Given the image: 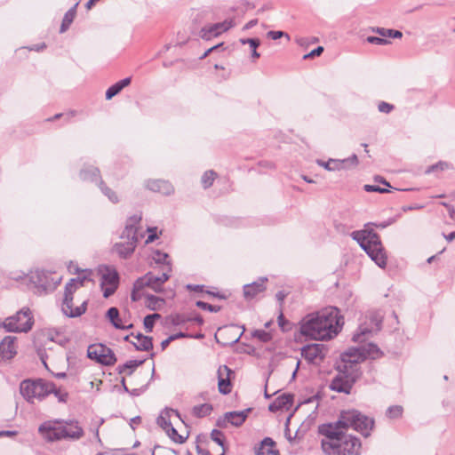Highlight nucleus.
I'll list each match as a JSON object with an SVG mask.
<instances>
[{
  "instance_id": "1",
  "label": "nucleus",
  "mask_w": 455,
  "mask_h": 455,
  "mask_svg": "<svg viewBox=\"0 0 455 455\" xmlns=\"http://www.w3.org/2000/svg\"><path fill=\"white\" fill-rule=\"evenodd\" d=\"M344 325V317L336 307H324L306 315L299 323L301 336L315 341L335 339Z\"/></svg>"
},
{
  "instance_id": "2",
  "label": "nucleus",
  "mask_w": 455,
  "mask_h": 455,
  "mask_svg": "<svg viewBox=\"0 0 455 455\" xmlns=\"http://www.w3.org/2000/svg\"><path fill=\"white\" fill-rule=\"evenodd\" d=\"M351 237L355 240L360 247L380 267L387 265V256L381 243L379 235L372 229L354 231Z\"/></svg>"
},
{
  "instance_id": "3",
  "label": "nucleus",
  "mask_w": 455,
  "mask_h": 455,
  "mask_svg": "<svg viewBox=\"0 0 455 455\" xmlns=\"http://www.w3.org/2000/svg\"><path fill=\"white\" fill-rule=\"evenodd\" d=\"M383 356L377 343H363L359 347H351L340 354L336 365H346L350 371H360L358 364L366 359L376 360Z\"/></svg>"
},
{
  "instance_id": "4",
  "label": "nucleus",
  "mask_w": 455,
  "mask_h": 455,
  "mask_svg": "<svg viewBox=\"0 0 455 455\" xmlns=\"http://www.w3.org/2000/svg\"><path fill=\"white\" fill-rule=\"evenodd\" d=\"M83 273L82 275L71 278L65 285L62 311L68 317L80 316L86 311L87 300H84L78 307L73 305V294L79 286H83L84 282L89 280L90 272L84 270Z\"/></svg>"
},
{
  "instance_id": "5",
  "label": "nucleus",
  "mask_w": 455,
  "mask_h": 455,
  "mask_svg": "<svg viewBox=\"0 0 455 455\" xmlns=\"http://www.w3.org/2000/svg\"><path fill=\"white\" fill-rule=\"evenodd\" d=\"M336 422L337 425L340 426L343 429L352 427L361 433L364 437L371 435V432L374 427V419L357 410L341 411Z\"/></svg>"
},
{
  "instance_id": "6",
  "label": "nucleus",
  "mask_w": 455,
  "mask_h": 455,
  "mask_svg": "<svg viewBox=\"0 0 455 455\" xmlns=\"http://www.w3.org/2000/svg\"><path fill=\"white\" fill-rule=\"evenodd\" d=\"M342 429L336 421L318 426V433L326 438L322 440V449L325 455H341Z\"/></svg>"
},
{
  "instance_id": "7",
  "label": "nucleus",
  "mask_w": 455,
  "mask_h": 455,
  "mask_svg": "<svg viewBox=\"0 0 455 455\" xmlns=\"http://www.w3.org/2000/svg\"><path fill=\"white\" fill-rule=\"evenodd\" d=\"M28 281L35 289V292L42 295L52 292L60 283L62 277L55 272L43 269L30 271L28 275Z\"/></svg>"
},
{
  "instance_id": "8",
  "label": "nucleus",
  "mask_w": 455,
  "mask_h": 455,
  "mask_svg": "<svg viewBox=\"0 0 455 455\" xmlns=\"http://www.w3.org/2000/svg\"><path fill=\"white\" fill-rule=\"evenodd\" d=\"M52 382L43 379H24L20 384V392L23 398L29 403H34L35 399L42 401L51 394Z\"/></svg>"
},
{
  "instance_id": "9",
  "label": "nucleus",
  "mask_w": 455,
  "mask_h": 455,
  "mask_svg": "<svg viewBox=\"0 0 455 455\" xmlns=\"http://www.w3.org/2000/svg\"><path fill=\"white\" fill-rule=\"evenodd\" d=\"M383 315L380 311H371L364 320L359 324L354 333L351 341H367L381 329Z\"/></svg>"
},
{
  "instance_id": "10",
  "label": "nucleus",
  "mask_w": 455,
  "mask_h": 455,
  "mask_svg": "<svg viewBox=\"0 0 455 455\" xmlns=\"http://www.w3.org/2000/svg\"><path fill=\"white\" fill-rule=\"evenodd\" d=\"M335 369L338 374L331 381L330 389L349 395L355 383L360 378L361 371H350L345 364L335 365Z\"/></svg>"
},
{
  "instance_id": "11",
  "label": "nucleus",
  "mask_w": 455,
  "mask_h": 455,
  "mask_svg": "<svg viewBox=\"0 0 455 455\" xmlns=\"http://www.w3.org/2000/svg\"><path fill=\"white\" fill-rule=\"evenodd\" d=\"M34 323L29 309L20 310L16 315L7 317L3 324L10 332H28Z\"/></svg>"
},
{
  "instance_id": "12",
  "label": "nucleus",
  "mask_w": 455,
  "mask_h": 455,
  "mask_svg": "<svg viewBox=\"0 0 455 455\" xmlns=\"http://www.w3.org/2000/svg\"><path fill=\"white\" fill-rule=\"evenodd\" d=\"M87 356L106 366L113 365L116 362L113 350L107 347L106 343H90L87 347Z\"/></svg>"
},
{
  "instance_id": "13",
  "label": "nucleus",
  "mask_w": 455,
  "mask_h": 455,
  "mask_svg": "<svg viewBox=\"0 0 455 455\" xmlns=\"http://www.w3.org/2000/svg\"><path fill=\"white\" fill-rule=\"evenodd\" d=\"M63 420H48L42 423L38 427L39 434L43 436L44 440L47 442H55L66 439V436H73L76 435H68L66 432V428H63V426L57 427V423H61Z\"/></svg>"
},
{
  "instance_id": "14",
  "label": "nucleus",
  "mask_w": 455,
  "mask_h": 455,
  "mask_svg": "<svg viewBox=\"0 0 455 455\" xmlns=\"http://www.w3.org/2000/svg\"><path fill=\"white\" fill-rule=\"evenodd\" d=\"M170 278L168 272H164L161 275H156L152 272H148L145 275L137 279V287H148L156 292H161L163 285Z\"/></svg>"
},
{
  "instance_id": "15",
  "label": "nucleus",
  "mask_w": 455,
  "mask_h": 455,
  "mask_svg": "<svg viewBox=\"0 0 455 455\" xmlns=\"http://www.w3.org/2000/svg\"><path fill=\"white\" fill-rule=\"evenodd\" d=\"M328 352L324 343H307L301 347V355L309 363H315L318 360L323 361Z\"/></svg>"
},
{
  "instance_id": "16",
  "label": "nucleus",
  "mask_w": 455,
  "mask_h": 455,
  "mask_svg": "<svg viewBox=\"0 0 455 455\" xmlns=\"http://www.w3.org/2000/svg\"><path fill=\"white\" fill-rule=\"evenodd\" d=\"M244 329L235 324L226 325L217 330L214 334L215 341H220V339H227L229 341H240Z\"/></svg>"
},
{
  "instance_id": "17",
  "label": "nucleus",
  "mask_w": 455,
  "mask_h": 455,
  "mask_svg": "<svg viewBox=\"0 0 455 455\" xmlns=\"http://www.w3.org/2000/svg\"><path fill=\"white\" fill-rule=\"evenodd\" d=\"M223 346L229 345L230 347L240 353H247L249 355H252L258 358L264 357L265 353H272L275 350V347H267L263 350L261 348H258L253 347L251 343H222Z\"/></svg>"
},
{
  "instance_id": "18",
  "label": "nucleus",
  "mask_w": 455,
  "mask_h": 455,
  "mask_svg": "<svg viewBox=\"0 0 455 455\" xmlns=\"http://www.w3.org/2000/svg\"><path fill=\"white\" fill-rule=\"evenodd\" d=\"M342 429L341 455H360L362 443L359 438L346 435Z\"/></svg>"
},
{
  "instance_id": "19",
  "label": "nucleus",
  "mask_w": 455,
  "mask_h": 455,
  "mask_svg": "<svg viewBox=\"0 0 455 455\" xmlns=\"http://www.w3.org/2000/svg\"><path fill=\"white\" fill-rule=\"evenodd\" d=\"M234 26L232 20H225L223 22L215 23L207 27H204L200 31V36L204 40H210L212 37L218 36L222 32L228 30Z\"/></svg>"
},
{
  "instance_id": "20",
  "label": "nucleus",
  "mask_w": 455,
  "mask_h": 455,
  "mask_svg": "<svg viewBox=\"0 0 455 455\" xmlns=\"http://www.w3.org/2000/svg\"><path fill=\"white\" fill-rule=\"evenodd\" d=\"M141 220L140 215H133L131 216L126 222L125 228L121 235L122 239H126L127 242H132L134 241V243L137 244L138 243V235H137V224L140 223Z\"/></svg>"
},
{
  "instance_id": "21",
  "label": "nucleus",
  "mask_w": 455,
  "mask_h": 455,
  "mask_svg": "<svg viewBox=\"0 0 455 455\" xmlns=\"http://www.w3.org/2000/svg\"><path fill=\"white\" fill-rule=\"evenodd\" d=\"M217 372L219 392L222 395L229 394L231 392L229 375L232 371L227 365H222L219 367Z\"/></svg>"
},
{
  "instance_id": "22",
  "label": "nucleus",
  "mask_w": 455,
  "mask_h": 455,
  "mask_svg": "<svg viewBox=\"0 0 455 455\" xmlns=\"http://www.w3.org/2000/svg\"><path fill=\"white\" fill-rule=\"evenodd\" d=\"M267 281V277H260L258 281L253 282L251 283L244 284L243 287V296L245 299H252L259 293L264 291L266 290V282Z\"/></svg>"
},
{
  "instance_id": "23",
  "label": "nucleus",
  "mask_w": 455,
  "mask_h": 455,
  "mask_svg": "<svg viewBox=\"0 0 455 455\" xmlns=\"http://www.w3.org/2000/svg\"><path fill=\"white\" fill-rule=\"evenodd\" d=\"M294 396L291 394H283L277 396L269 405L268 410L271 412H276L282 409L289 410L292 405Z\"/></svg>"
},
{
  "instance_id": "24",
  "label": "nucleus",
  "mask_w": 455,
  "mask_h": 455,
  "mask_svg": "<svg viewBox=\"0 0 455 455\" xmlns=\"http://www.w3.org/2000/svg\"><path fill=\"white\" fill-rule=\"evenodd\" d=\"M275 447V441L270 437H265L258 446H255V455H279V451Z\"/></svg>"
},
{
  "instance_id": "25",
  "label": "nucleus",
  "mask_w": 455,
  "mask_h": 455,
  "mask_svg": "<svg viewBox=\"0 0 455 455\" xmlns=\"http://www.w3.org/2000/svg\"><path fill=\"white\" fill-rule=\"evenodd\" d=\"M147 188L151 191L161 193L164 196H170L174 192L173 186L169 181L162 180L148 181Z\"/></svg>"
},
{
  "instance_id": "26",
  "label": "nucleus",
  "mask_w": 455,
  "mask_h": 455,
  "mask_svg": "<svg viewBox=\"0 0 455 455\" xmlns=\"http://www.w3.org/2000/svg\"><path fill=\"white\" fill-rule=\"evenodd\" d=\"M251 408L240 411H228L225 413V419H227L232 426L240 427L246 420Z\"/></svg>"
},
{
  "instance_id": "27",
  "label": "nucleus",
  "mask_w": 455,
  "mask_h": 455,
  "mask_svg": "<svg viewBox=\"0 0 455 455\" xmlns=\"http://www.w3.org/2000/svg\"><path fill=\"white\" fill-rule=\"evenodd\" d=\"M174 413L178 418L180 419V414L177 410L164 408L156 419L157 425L164 431L172 426L171 422V414Z\"/></svg>"
},
{
  "instance_id": "28",
  "label": "nucleus",
  "mask_w": 455,
  "mask_h": 455,
  "mask_svg": "<svg viewBox=\"0 0 455 455\" xmlns=\"http://www.w3.org/2000/svg\"><path fill=\"white\" fill-rule=\"evenodd\" d=\"M65 425L63 426V428H66V432L68 435H74L76 437L73 436H66V439H70L73 441L79 440L84 434L83 427L79 425V422L77 420H68L64 421Z\"/></svg>"
},
{
  "instance_id": "29",
  "label": "nucleus",
  "mask_w": 455,
  "mask_h": 455,
  "mask_svg": "<svg viewBox=\"0 0 455 455\" xmlns=\"http://www.w3.org/2000/svg\"><path fill=\"white\" fill-rule=\"evenodd\" d=\"M137 244L132 242L116 243L114 245V251L123 259L129 258L134 251Z\"/></svg>"
},
{
  "instance_id": "30",
  "label": "nucleus",
  "mask_w": 455,
  "mask_h": 455,
  "mask_svg": "<svg viewBox=\"0 0 455 455\" xmlns=\"http://www.w3.org/2000/svg\"><path fill=\"white\" fill-rule=\"evenodd\" d=\"M79 177L84 181H92V182L97 181V180L100 181V179H101L100 172L99 168L92 166V165L84 167L80 171Z\"/></svg>"
},
{
  "instance_id": "31",
  "label": "nucleus",
  "mask_w": 455,
  "mask_h": 455,
  "mask_svg": "<svg viewBox=\"0 0 455 455\" xmlns=\"http://www.w3.org/2000/svg\"><path fill=\"white\" fill-rule=\"evenodd\" d=\"M132 82L131 77H125L113 85H111L106 92V100H111L117 95L124 87L128 86Z\"/></svg>"
},
{
  "instance_id": "32",
  "label": "nucleus",
  "mask_w": 455,
  "mask_h": 455,
  "mask_svg": "<svg viewBox=\"0 0 455 455\" xmlns=\"http://www.w3.org/2000/svg\"><path fill=\"white\" fill-rule=\"evenodd\" d=\"M107 317L109 320V322L113 324V326L116 329H122L124 330L126 328H131L132 325H124L122 323V320L120 318L119 310L112 307L107 311Z\"/></svg>"
},
{
  "instance_id": "33",
  "label": "nucleus",
  "mask_w": 455,
  "mask_h": 455,
  "mask_svg": "<svg viewBox=\"0 0 455 455\" xmlns=\"http://www.w3.org/2000/svg\"><path fill=\"white\" fill-rule=\"evenodd\" d=\"M16 354V343H0V362L11 360Z\"/></svg>"
},
{
  "instance_id": "34",
  "label": "nucleus",
  "mask_w": 455,
  "mask_h": 455,
  "mask_svg": "<svg viewBox=\"0 0 455 455\" xmlns=\"http://www.w3.org/2000/svg\"><path fill=\"white\" fill-rule=\"evenodd\" d=\"M146 361V358L140 360H128L123 364H119L116 367V371L119 374L124 373L126 370H128L127 374L132 375V372L136 370L137 367L141 365Z\"/></svg>"
},
{
  "instance_id": "35",
  "label": "nucleus",
  "mask_w": 455,
  "mask_h": 455,
  "mask_svg": "<svg viewBox=\"0 0 455 455\" xmlns=\"http://www.w3.org/2000/svg\"><path fill=\"white\" fill-rule=\"evenodd\" d=\"M77 5L78 3H76L65 13L60 28V33H64L69 28L70 25L74 21V19L76 18Z\"/></svg>"
},
{
  "instance_id": "36",
  "label": "nucleus",
  "mask_w": 455,
  "mask_h": 455,
  "mask_svg": "<svg viewBox=\"0 0 455 455\" xmlns=\"http://www.w3.org/2000/svg\"><path fill=\"white\" fill-rule=\"evenodd\" d=\"M119 283V275L118 273L113 269L108 268L106 273L102 275L101 277V286L109 285V286H118Z\"/></svg>"
},
{
  "instance_id": "37",
  "label": "nucleus",
  "mask_w": 455,
  "mask_h": 455,
  "mask_svg": "<svg viewBox=\"0 0 455 455\" xmlns=\"http://www.w3.org/2000/svg\"><path fill=\"white\" fill-rule=\"evenodd\" d=\"M213 407L210 403H202L193 407L192 413L196 418H204L212 413Z\"/></svg>"
},
{
  "instance_id": "38",
  "label": "nucleus",
  "mask_w": 455,
  "mask_h": 455,
  "mask_svg": "<svg viewBox=\"0 0 455 455\" xmlns=\"http://www.w3.org/2000/svg\"><path fill=\"white\" fill-rule=\"evenodd\" d=\"M317 164L328 171H338L344 169V161L338 159H329L327 162L318 160Z\"/></svg>"
},
{
  "instance_id": "39",
  "label": "nucleus",
  "mask_w": 455,
  "mask_h": 455,
  "mask_svg": "<svg viewBox=\"0 0 455 455\" xmlns=\"http://www.w3.org/2000/svg\"><path fill=\"white\" fill-rule=\"evenodd\" d=\"M98 186L100 191L103 193V195L106 196L110 202H112L113 204H116L119 202V198L116 193L113 191L110 188H108L101 179H100Z\"/></svg>"
},
{
  "instance_id": "40",
  "label": "nucleus",
  "mask_w": 455,
  "mask_h": 455,
  "mask_svg": "<svg viewBox=\"0 0 455 455\" xmlns=\"http://www.w3.org/2000/svg\"><path fill=\"white\" fill-rule=\"evenodd\" d=\"M240 43L242 44H249L251 49V57L254 59L259 58V53L257 52V48L260 44V40L259 38H241Z\"/></svg>"
},
{
  "instance_id": "41",
  "label": "nucleus",
  "mask_w": 455,
  "mask_h": 455,
  "mask_svg": "<svg viewBox=\"0 0 455 455\" xmlns=\"http://www.w3.org/2000/svg\"><path fill=\"white\" fill-rule=\"evenodd\" d=\"M169 258V255L165 252H162L159 250H156L153 251L152 259L156 264H165L168 266V269L166 272H171V262L167 260Z\"/></svg>"
},
{
  "instance_id": "42",
  "label": "nucleus",
  "mask_w": 455,
  "mask_h": 455,
  "mask_svg": "<svg viewBox=\"0 0 455 455\" xmlns=\"http://www.w3.org/2000/svg\"><path fill=\"white\" fill-rule=\"evenodd\" d=\"M216 176L217 173L214 171L210 170L205 172L201 179L204 188H209L212 185Z\"/></svg>"
},
{
  "instance_id": "43",
  "label": "nucleus",
  "mask_w": 455,
  "mask_h": 455,
  "mask_svg": "<svg viewBox=\"0 0 455 455\" xmlns=\"http://www.w3.org/2000/svg\"><path fill=\"white\" fill-rule=\"evenodd\" d=\"M165 433L176 443H183L187 439V437L180 435L173 426H171L168 429H166Z\"/></svg>"
},
{
  "instance_id": "44",
  "label": "nucleus",
  "mask_w": 455,
  "mask_h": 455,
  "mask_svg": "<svg viewBox=\"0 0 455 455\" xmlns=\"http://www.w3.org/2000/svg\"><path fill=\"white\" fill-rule=\"evenodd\" d=\"M181 338L201 339V338H203V335H201V334L188 335L184 331H176V332H173L172 334L169 335L163 341H166V342L174 341L175 339H181Z\"/></svg>"
},
{
  "instance_id": "45",
  "label": "nucleus",
  "mask_w": 455,
  "mask_h": 455,
  "mask_svg": "<svg viewBox=\"0 0 455 455\" xmlns=\"http://www.w3.org/2000/svg\"><path fill=\"white\" fill-rule=\"evenodd\" d=\"M403 409L401 405L389 406L386 411V415L389 419H399L403 415Z\"/></svg>"
},
{
  "instance_id": "46",
  "label": "nucleus",
  "mask_w": 455,
  "mask_h": 455,
  "mask_svg": "<svg viewBox=\"0 0 455 455\" xmlns=\"http://www.w3.org/2000/svg\"><path fill=\"white\" fill-rule=\"evenodd\" d=\"M158 318H160V315L157 313L150 314L144 317L143 323H144V327H145L147 332H149L152 331V329L155 325L156 320Z\"/></svg>"
},
{
  "instance_id": "47",
  "label": "nucleus",
  "mask_w": 455,
  "mask_h": 455,
  "mask_svg": "<svg viewBox=\"0 0 455 455\" xmlns=\"http://www.w3.org/2000/svg\"><path fill=\"white\" fill-rule=\"evenodd\" d=\"M52 389V390L51 391V394H53L60 403H67L68 398V393L67 391H63L60 388H57L53 382Z\"/></svg>"
},
{
  "instance_id": "48",
  "label": "nucleus",
  "mask_w": 455,
  "mask_h": 455,
  "mask_svg": "<svg viewBox=\"0 0 455 455\" xmlns=\"http://www.w3.org/2000/svg\"><path fill=\"white\" fill-rule=\"evenodd\" d=\"M252 338H257L259 341H269L272 339L270 332L264 330H255L251 332Z\"/></svg>"
},
{
  "instance_id": "49",
  "label": "nucleus",
  "mask_w": 455,
  "mask_h": 455,
  "mask_svg": "<svg viewBox=\"0 0 455 455\" xmlns=\"http://www.w3.org/2000/svg\"><path fill=\"white\" fill-rule=\"evenodd\" d=\"M211 437H212V439L216 443H218L220 446H221L223 448V451H225V447H224V443H225L224 435H223V433L220 430L213 429L212 431V433H211Z\"/></svg>"
},
{
  "instance_id": "50",
  "label": "nucleus",
  "mask_w": 455,
  "mask_h": 455,
  "mask_svg": "<svg viewBox=\"0 0 455 455\" xmlns=\"http://www.w3.org/2000/svg\"><path fill=\"white\" fill-rule=\"evenodd\" d=\"M278 325L283 331H288L291 329V323L285 319L282 308L280 309V314L277 317Z\"/></svg>"
},
{
  "instance_id": "51",
  "label": "nucleus",
  "mask_w": 455,
  "mask_h": 455,
  "mask_svg": "<svg viewBox=\"0 0 455 455\" xmlns=\"http://www.w3.org/2000/svg\"><path fill=\"white\" fill-rule=\"evenodd\" d=\"M196 305L203 310H208V311L213 312V313H217L221 309V307L220 306L212 305V304H209V303L202 301V300L196 301Z\"/></svg>"
},
{
  "instance_id": "52",
  "label": "nucleus",
  "mask_w": 455,
  "mask_h": 455,
  "mask_svg": "<svg viewBox=\"0 0 455 455\" xmlns=\"http://www.w3.org/2000/svg\"><path fill=\"white\" fill-rule=\"evenodd\" d=\"M449 164L446 162L440 161L435 164L430 165L427 170L426 173H431L435 171H444L449 168Z\"/></svg>"
},
{
  "instance_id": "53",
  "label": "nucleus",
  "mask_w": 455,
  "mask_h": 455,
  "mask_svg": "<svg viewBox=\"0 0 455 455\" xmlns=\"http://www.w3.org/2000/svg\"><path fill=\"white\" fill-rule=\"evenodd\" d=\"M363 189L366 192H377L380 194L387 193L389 190L387 188H384L379 187V185H364Z\"/></svg>"
},
{
  "instance_id": "54",
  "label": "nucleus",
  "mask_w": 455,
  "mask_h": 455,
  "mask_svg": "<svg viewBox=\"0 0 455 455\" xmlns=\"http://www.w3.org/2000/svg\"><path fill=\"white\" fill-rule=\"evenodd\" d=\"M366 41L368 43H370V44H379V45H383V44H390V41H388L386 38H382V37H379V36H368L366 38Z\"/></svg>"
},
{
  "instance_id": "55",
  "label": "nucleus",
  "mask_w": 455,
  "mask_h": 455,
  "mask_svg": "<svg viewBox=\"0 0 455 455\" xmlns=\"http://www.w3.org/2000/svg\"><path fill=\"white\" fill-rule=\"evenodd\" d=\"M267 36L268 38H271L272 40H277L283 36H285L287 38V40H290V36L283 31L271 30L267 33Z\"/></svg>"
},
{
  "instance_id": "56",
  "label": "nucleus",
  "mask_w": 455,
  "mask_h": 455,
  "mask_svg": "<svg viewBox=\"0 0 455 455\" xmlns=\"http://www.w3.org/2000/svg\"><path fill=\"white\" fill-rule=\"evenodd\" d=\"M136 285H137V280L133 283V288H132V291L131 293V299L132 301H139L141 299L142 295H141L140 291L144 289V288H138Z\"/></svg>"
},
{
  "instance_id": "57",
  "label": "nucleus",
  "mask_w": 455,
  "mask_h": 455,
  "mask_svg": "<svg viewBox=\"0 0 455 455\" xmlns=\"http://www.w3.org/2000/svg\"><path fill=\"white\" fill-rule=\"evenodd\" d=\"M291 417V415H290V416L287 418L286 422H285L284 436H285V438H286L290 443H292V442L294 441V439L297 437L298 433H299V430H297V432L295 433V435H294V436H291V432H290V428H289V424H290Z\"/></svg>"
},
{
  "instance_id": "58",
  "label": "nucleus",
  "mask_w": 455,
  "mask_h": 455,
  "mask_svg": "<svg viewBox=\"0 0 455 455\" xmlns=\"http://www.w3.org/2000/svg\"><path fill=\"white\" fill-rule=\"evenodd\" d=\"M149 383H150V380L148 383H146L145 385H143L140 387H139V388L131 389L130 392H128V393L132 396H140V395H142L143 393H145L148 390Z\"/></svg>"
},
{
  "instance_id": "59",
  "label": "nucleus",
  "mask_w": 455,
  "mask_h": 455,
  "mask_svg": "<svg viewBox=\"0 0 455 455\" xmlns=\"http://www.w3.org/2000/svg\"><path fill=\"white\" fill-rule=\"evenodd\" d=\"M394 108H395L394 105L385 102V101H381L378 105L379 111L381 113H386V114L390 113L394 109Z\"/></svg>"
},
{
  "instance_id": "60",
  "label": "nucleus",
  "mask_w": 455,
  "mask_h": 455,
  "mask_svg": "<svg viewBox=\"0 0 455 455\" xmlns=\"http://www.w3.org/2000/svg\"><path fill=\"white\" fill-rule=\"evenodd\" d=\"M137 351H150L154 347V343H132Z\"/></svg>"
},
{
  "instance_id": "61",
  "label": "nucleus",
  "mask_w": 455,
  "mask_h": 455,
  "mask_svg": "<svg viewBox=\"0 0 455 455\" xmlns=\"http://www.w3.org/2000/svg\"><path fill=\"white\" fill-rule=\"evenodd\" d=\"M323 47L318 46L315 49L312 50L310 52L304 55L303 59L315 58L316 56H320L323 52Z\"/></svg>"
},
{
  "instance_id": "62",
  "label": "nucleus",
  "mask_w": 455,
  "mask_h": 455,
  "mask_svg": "<svg viewBox=\"0 0 455 455\" xmlns=\"http://www.w3.org/2000/svg\"><path fill=\"white\" fill-rule=\"evenodd\" d=\"M118 286H101L104 298H108L115 293Z\"/></svg>"
},
{
  "instance_id": "63",
  "label": "nucleus",
  "mask_w": 455,
  "mask_h": 455,
  "mask_svg": "<svg viewBox=\"0 0 455 455\" xmlns=\"http://www.w3.org/2000/svg\"><path fill=\"white\" fill-rule=\"evenodd\" d=\"M344 161V168H346L347 164H351L356 166L358 164V158L355 154L352 155L350 157L343 159Z\"/></svg>"
},
{
  "instance_id": "64",
  "label": "nucleus",
  "mask_w": 455,
  "mask_h": 455,
  "mask_svg": "<svg viewBox=\"0 0 455 455\" xmlns=\"http://www.w3.org/2000/svg\"><path fill=\"white\" fill-rule=\"evenodd\" d=\"M148 231L149 232V235L146 240V243H152L155 241L156 238H157V235H156V228H150L148 229Z\"/></svg>"
}]
</instances>
